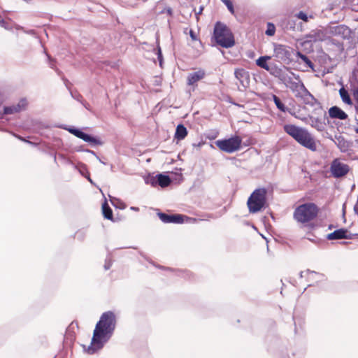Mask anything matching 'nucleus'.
Here are the masks:
<instances>
[{"instance_id":"8","label":"nucleus","mask_w":358,"mask_h":358,"mask_svg":"<svg viewBox=\"0 0 358 358\" xmlns=\"http://www.w3.org/2000/svg\"><path fill=\"white\" fill-rule=\"evenodd\" d=\"M242 139L235 135L229 138L220 139L215 141V145L223 152L233 153L239 150L241 147Z\"/></svg>"},{"instance_id":"37","label":"nucleus","mask_w":358,"mask_h":358,"mask_svg":"<svg viewBox=\"0 0 358 358\" xmlns=\"http://www.w3.org/2000/svg\"><path fill=\"white\" fill-rule=\"evenodd\" d=\"M86 234H87V231L86 229H79L78 230L76 234H75V237L82 241L85 239V236H86Z\"/></svg>"},{"instance_id":"34","label":"nucleus","mask_w":358,"mask_h":358,"mask_svg":"<svg viewBox=\"0 0 358 358\" xmlns=\"http://www.w3.org/2000/svg\"><path fill=\"white\" fill-rule=\"evenodd\" d=\"M74 150L76 152H85L90 153L92 155L95 156L96 159H99V156L96 155V153L94 151L85 148L84 145L76 146V147H74Z\"/></svg>"},{"instance_id":"25","label":"nucleus","mask_w":358,"mask_h":358,"mask_svg":"<svg viewBox=\"0 0 358 358\" xmlns=\"http://www.w3.org/2000/svg\"><path fill=\"white\" fill-rule=\"evenodd\" d=\"M67 164L73 166V167L78 170L80 174L83 176L87 173V166L83 163H78V164H75L71 159H67Z\"/></svg>"},{"instance_id":"3","label":"nucleus","mask_w":358,"mask_h":358,"mask_svg":"<svg viewBox=\"0 0 358 358\" xmlns=\"http://www.w3.org/2000/svg\"><path fill=\"white\" fill-rule=\"evenodd\" d=\"M285 133L294 138L298 143L311 151L317 150V145L311 134L305 128L287 124L283 126Z\"/></svg>"},{"instance_id":"6","label":"nucleus","mask_w":358,"mask_h":358,"mask_svg":"<svg viewBox=\"0 0 358 358\" xmlns=\"http://www.w3.org/2000/svg\"><path fill=\"white\" fill-rule=\"evenodd\" d=\"M267 189L264 187L255 189L249 196L247 206L250 213H257L266 207Z\"/></svg>"},{"instance_id":"13","label":"nucleus","mask_w":358,"mask_h":358,"mask_svg":"<svg viewBox=\"0 0 358 358\" xmlns=\"http://www.w3.org/2000/svg\"><path fill=\"white\" fill-rule=\"evenodd\" d=\"M324 115L323 120L313 116H310L308 119L309 124L319 131H324L326 128V120H327L328 124L330 123L328 117H327L326 112H324Z\"/></svg>"},{"instance_id":"20","label":"nucleus","mask_w":358,"mask_h":358,"mask_svg":"<svg viewBox=\"0 0 358 358\" xmlns=\"http://www.w3.org/2000/svg\"><path fill=\"white\" fill-rule=\"evenodd\" d=\"M345 232H347V229L341 228L328 234L326 238L329 241L344 239V237H346Z\"/></svg>"},{"instance_id":"40","label":"nucleus","mask_w":358,"mask_h":358,"mask_svg":"<svg viewBox=\"0 0 358 358\" xmlns=\"http://www.w3.org/2000/svg\"><path fill=\"white\" fill-rule=\"evenodd\" d=\"M299 55L300 58L305 62V64L310 68H313L314 64L311 62V60L305 55L298 53Z\"/></svg>"},{"instance_id":"42","label":"nucleus","mask_w":358,"mask_h":358,"mask_svg":"<svg viewBox=\"0 0 358 358\" xmlns=\"http://www.w3.org/2000/svg\"><path fill=\"white\" fill-rule=\"evenodd\" d=\"M304 273H305V271H301V272H299V277H300L301 278H303V274H304ZM306 273H308V274H309V278H310V279H313V276L314 275H321V276L322 275V274L318 273H317V272H315V271H310V270H309V269H307V270L306 271Z\"/></svg>"},{"instance_id":"55","label":"nucleus","mask_w":358,"mask_h":358,"mask_svg":"<svg viewBox=\"0 0 358 358\" xmlns=\"http://www.w3.org/2000/svg\"><path fill=\"white\" fill-rule=\"evenodd\" d=\"M255 52H254L248 51V52H247V55H248V57H250V58H253V57H255Z\"/></svg>"},{"instance_id":"26","label":"nucleus","mask_w":358,"mask_h":358,"mask_svg":"<svg viewBox=\"0 0 358 358\" xmlns=\"http://www.w3.org/2000/svg\"><path fill=\"white\" fill-rule=\"evenodd\" d=\"M152 51L155 55H157V60L159 61V64L161 68L163 67L164 64V57L162 55V52L161 49V46H151Z\"/></svg>"},{"instance_id":"15","label":"nucleus","mask_w":358,"mask_h":358,"mask_svg":"<svg viewBox=\"0 0 358 358\" xmlns=\"http://www.w3.org/2000/svg\"><path fill=\"white\" fill-rule=\"evenodd\" d=\"M267 71L273 76L278 78L279 80H280L282 82H285L287 80V74L285 73V71H283L281 68L275 64H271L270 67L267 70Z\"/></svg>"},{"instance_id":"58","label":"nucleus","mask_w":358,"mask_h":358,"mask_svg":"<svg viewBox=\"0 0 358 358\" xmlns=\"http://www.w3.org/2000/svg\"><path fill=\"white\" fill-rule=\"evenodd\" d=\"M83 177H85L87 180L90 178V175L89 171H87V173H86Z\"/></svg>"},{"instance_id":"7","label":"nucleus","mask_w":358,"mask_h":358,"mask_svg":"<svg viewBox=\"0 0 358 358\" xmlns=\"http://www.w3.org/2000/svg\"><path fill=\"white\" fill-rule=\"evenodd\" d=\"M57 127L68 131L70 134L80 139H82L83 141L88 143L91 145L94 146L103 145V142L98 136L85 133L80 128L66 124L58 125Z\"/></svg>"},{"instance_id":"23","label":"nucleus","mask_w":358,"mask_h":358,"mask_svg":"<svg viewBox=\"0 0 358 358\" xmlns=\"http://www.w3.org/2000/svg\"><path fill=\"white\" fill-rule=\"evenodd\" d=\"M102 213L105 219L114 221L113 210L109 206L106 199L102 203Z\"/></svg>"},{"instance_id":"62","label":"nucleus","mask_w":358,"mask_h":358,"mask_svg":"<svg viewBox=\"0 0 358 358\" xmlns=\"http://www.w3.org/2000/svg\"><path fill=\"white\" fill-rule=\"evenodd\" d=\"M222 48H233L234 46H228V45H226V46H221Z\"/></svg>"},{"instance_id":"4","label":"nucleus","mask_w":358,"mask_h":358,"mask_svg":"<svg viewBox=\"0 0 358 358\" xmlns=\"http://www.w3.org/2000/svg\"><path fill=\"white\" fill-rule=\"evenodd\" d=\"M210 41L212 45H236L234 34L231 28L219 20L214 24Z\"/></svg>"},{"instance_id":"33","label":"nucleus","mask_w":358,"mask_h":358,"mask_svg":"<svg viewBox=\"0 0 358 358\" xmlns=\"http://www.w3.org/2000/svg\"><path fill=\"white\" fill-rule=\"evenodd\" d=\"M275 26L272 22H267L266 29L265 31L266 35L268 36H272L275 34Z\"/></svg>"},{"instance_id":"2","label":"nucleus","mask_w":358,"mask_h":358,"mask_svg":"<svg viewBox=\"0 0 358 358\" xmlns=\"http://www.w3.org/2000/svg\"><path fill=\"white\" fill-rule=\"evenodd\" d=\"M116 323V317L113 311L103 313L94 329L90 345L87 349L85 345H83L85 350L89 355H94L102 349L112 337Z\"/></svg>"},{"instance_id":"51","label":"nucleus","mask_w":358,"mask_h":358,"mask_svg":"<svg viewBox=\"0 0 358 358\" xmlns=\"http://www.w3.org/2000/svg\"><path fill=\"white\" fill-rule=\"evenodd\" d=\"M17 138H19L22 141L26 142V143H29V144H32V143L31 141L26 140L24 138H23V137L20 136H17Z\"/></svg>"},{"instance_id":"39","label":"nucleus","mask_w":358,"mask_h":358,"mask_svg":"<svg viewBox=\"0 0 358 358\" xmlns=\"http://www.w3.org/2000/svg\"><path fill=\"white\" fill-rule=\"evenodd\" d=\"M296 17L300 20H302L304 22H308V18L312 17L311 15L308 16V14L303 10H301L298 13H296Z\"/></svg>"},{"instance_id":"31","label":"nucleus","mask_w":358,"mask_h":358,"mask_svg":"<svg viewBox=\"0 0 358 358\" xmlns=\"http://www.w3.org/2000/svg\"><path fill=\"white\" fill-rule=\"evenodd\" d=\"M13 22L10 19L5 20L1 18L0 26L3 27L5 29L10 30L13 28Z\"/></svg>"},{"instance_id":"56","label":"nucleus","mask_w":358,"mask_h":358,"mask_svg":"<svg viewBox=\"0 0 358 358\" xmlns=\"http://www.w3.org/2000/svg\"><path fill=\"white\" fill-rule=\"evenodd\" d=\"M296 317H295V316H293V320H294V326H295V327H294V333H295V334H297V331H298V330H297V327H296Z\"/></svg>"},{"instance_id":"5","label":"nucleus","mask_w":358,"mask_h":358,"mask_svg":"<svg viewBox=\"0 0 358 358\" xmlns=\"http://www.w3.org/2000/svg\"><path fill=\"white\" fill-rule=\"evenodd\" d=\"M319 213L317 206L311 202L305 203L297 206L293 213L294 219L299 223H308L314 220Z\"/></svg>"},{"instance_id":"22","label":"nucleus","mask_w":358,"mask_h":358,"mask_svg":"<svg viewBox=\"0 0 358 358\" xmlns=\"http://www.w3.org/2000/svg\"><path fill=\"white\" fill-rule=\"evenodd\" d=\"M271 56L264 55V56H260L255 61V64L257 66L266 70L268 69L271 64L268 63V61L271 59Z\"/></svg>"},{"instance_id":"35","label":"nucleus","mask_w":358,"mask_h":358,"mask_svg":"<svg viewBox=\"0 0 358 358\" xmlns=\"http://www.w3.org/2000/svg\"><path fill=\"white\" fill-rule=\"evenodd\" d=\"M43 52L45 53V55L48 57L50 67L51 69H55L57 72V73L59 74L60 73V71L59 69H56L55 65V59L53 58H52L50 55H48L47 53V51H46V50L45 48L43 50Z\"/></svg>"},{"instance_id":"60","label":"nucleus","mask_w":358,"mask_h":358,"mask_svg":"<svg viewBox=\"0 0 358 358\" xmlns=\"http://www.w3.org/2000/svg\"><path fill=\"white\" fill-rule=\"evenodd\" d=\"M87 180H88L91 184H94V182H93V180H92V178H89L87 179Z\"/></svg>"},{"instance_id":"12","label":"nucleus","mask_w":358,"mask_h":358,"mask_svg":"<svg viewBox=\"0 0 358 358\" xmlns=\"http://www.w3.org/2000/svg\"><path fill=\"white\" fill-rule=\"evenodd\" d=\"M287 46H274V53L275 56L283 61H292V56L294 55L293 50H287L286 48Z\"/></svg>"},{"instance_id":"17","label":"nucleus","mask_w":358,"mask_h":358,"mask_svg":"<svg viewBox=\"0 0 358 358\" xmlns=\"http://www.w3.org/2000/svg\"><path fill=\"white\" fill-rule=\"evenodd\" d=\"M328 113L331 118L338 119L340 120H345L348 118L347 113L336 106L331 107L329 109Z\"/></svg>"},{"instance_id":"41","label":"nucleus","mask_w":358,"mask_h":358,"mask_svg":"<svg viewBox=\"0 0 358 358\" xmlns=\"http://www.w3.org/2000/svg\"><path fill=\"white\" fill-rule=\"evenodd\" d=\"M70 94L73 99H74L75 100L78 101L80 103H81L84 100L83 96L77 91H71Z\"/></svg>"},{"instance_id":"11","label":"nucleus","mask_w":358,"mask_h":358,"mask_svg":"<svg viewBox=\"0 0 358 358\" xmlns=\"http://www.w3.org/2000/svg\"><path fill=\"white\" fill-rule=\"evenodd\" d=\"M157 213L158 217L164 223H174V224H182L185 220L189 219L186 215L181 214H167L157 210Z\"/></svg>"},{"instance_id":"27","label":"nucleus","mask_w":358,"mask_h":358,"mask_svg":"<svg viewBox=\"0 0 358 358\" xmlns=\"http://www.w3.org/2000/svg\"><path fill=\"white\" fill-rule=\"evenodd\" d=\"M339 94H340V96H341V98L342 99V101L345 103H347L348 105H350L352 103V99L350 96V94L348 93V92L345 90L344 88H341L340 90H339Z\"/></svg>"},{"instance_id":"48","label":"nucleus","mask_w":358,"mask_h":358,"mask_svg":"<svg viewBox=\"0 0 358 358\" xmlns=\"http://www.w3.org/2000/svg\"><path fill=\"white\" fill-rule=\"evenodd\" d=\"M111 266H112V263L110 261H108V262L106 261L105 264H104V269L108 270V269H110Z\"/></svg>"},{"instance_id":"9","label":"nucleus","mask_w":358,"mask_h":358,"mask_svg":"<svg viewBox=\"0 0 358 358\" xmlns=\"http://www.w3.org/2000/svg\"><path fill=\"white\" fill-rule=\"evenodd\" d=\"M145 182L146 184H150L152 187L159 185L164 188L170 185L172 180L169 175L158 173L155 176H149V177L145 179Z\"/></svg>"},{"instance_id":"63","label":"nucleus","mask_w":358,"mask_h":358,"mask_svg":"<svg viewBox=\"0 0 358 358\" xmlns=\"http://www.w3.org/2000/svg\"><path fill=\"white\" fill-rule=\"evenodd\" d=\"M139 45H148V43L147 42H143V43H141Z\"/></svg>"},{"instance_id":"30","label":"nucleus","mask_w":358,"mask_h":358,"mask_svg":"<svg viewBox=\"0 0 358 358\" xmlns=\"http://www.w3.org/2000/svg\"><path fill=\"white\" fill-rule=\"evenodd\" d=\"M20 29L23 30L24 32L32 36L34 38H36V43H40L41 45H43L42 39L41 36L38 35V34L34 30V29H29L25 30L23 27H20Z\"/></svg>"},{"instance_id":"53","label":"nucleus","mask_w":358,"mask_h":358,"mask_svg":"<svg viewBox=\"0 0 358 358\" xmlns=\"http://www.w3.org/2000/svg\"><path fill=\"white\" fill-rule=\"evenodd\" d=\"M50 155L52 156V157H53V159H54V162H55V164H57V152H51V153H50Z\"/></svg>"},{"instance_id":"10","label":"nucleus","mask_w":358,"mask_h":358,"mask_svg":"<svg viewBox=\"0 0 358 358\" xmlns=\"http://www.w3.org/2000/svg\"><path fill=\"white\" fill-rule=\"evenodd\" d=\"M330 171L334 178H339L345 176L349 172L350 167L348 164L341 162L338 159H335L331 164Z\"/></svg>"},{"instance_id":"19","label":"nucleus","mask_w":358,"mask_h":358,"mask_svg":"<svg viewBox=\"0 0 358 358\" xmlns=\"http://www.w3.org/2000/svg\"><path fill=\"white\" fill-rule=\"evenodd\" d=\"M334 143L337 145L338 148L342 152H345L349 150L350 143L341 135H336Z\"/></svg>"},{"instance_id":"32","label":"nucleus","mask_w":358,"mask_h":358,"mask_svg":"<svg viewBox=\"0 0 358 358\" xmlns=\"http://www.w3.org/2000/svg\"><path fill=\"white\" fill-rule=\"evenodd\" d=\"M184 33L185 34H188L189 35L192 41H199L200 45H203L201 40H199V38H198L196 33L193 29H188V28H186L184 31Z\"/></svg>"},{"instance_id":"54","label":"nucleus","mask_w":358,"mask_h":358,"mask_svg":"<svg viewBox=\"0 0 358 358\" xmlns=\"http://www.w3.org/2000/svg\"><path fill=\"white\" fill-rule=\"evenodd\" d=\"M342 212H343V217L344 222H345L346 220H345V203L343 206Z\"/></svg>"},{"instance_id":"50","label":"nucleus","mask_w":358,"mask_h":358,"mask_svg":"<svg viewBox=\"0 0 358 358\" xmlns=\"http://www.w3.org/2000/svg\"><path fill=\"white\" fill-rule=\"evenodd\" d=\"M353 96H354L355 99L358 101V87L354 89Z\"/></svg>"},{"instance_id":"24","label":"nucleus","mask_w":358,"mask_h":358,"mask_svg":"<svg viewBox=\"0 0 358 358\" xmlns=\"http://www.w3.org/2000/svg\"><path fill=\"white\" fill-rule=\"evenodd\" d=\"M273 101L276 106L277 108L282 112H288L289 114L292 115V111L282 103L281 99L276 95L273 94L272 96Z\"/></svg>"},{"instance_id":"36","label":"nucleus","mask_w":358,"mask_h":358,"mask_svg":"<svg viewBox=\"0 0 358 358\" xmlns=\"http://www.w3.org/2000/svg\"><path fill=\"white\" fill-rule=\"evenodd\" d=\"M14 113H16L15 108L13 105L8 106H4L3 113H1L3 116L4 115H11V114H14Z\"/></svg>"},{"instance_id":"49","label":"nucleus","mask_w":358,"mask_h":358,"mask_svg":"<svg viewBox=\"0 0 358 358\" xmlns=\"http://www.w3.org/2000/svg\"><path fill=\"white\" fill-rule=\"evenodd\" d=\"M80 103L88 110H90V105L86 102L85 100H83Z\"/></svg>"},{"instance_id":"1","label":"nucleus","mask_w":358,"mask_h":358,"mask_svg":"<svg viewBox=\"0 0 358 358\" xmlns=\"http://www.w3.org/2000/svg\"><path fill=\"white\" fill-rule=\"evenodd\" d=\"M334 37L341 40H347L350 45H356L358 43V38L355 30L351 29L345 24H335L331 22L325 27L311 30L305 35L304 40L300 43V45L318 42H327L331 45H344L343 42L334 39Z\"/></svg>"},{"instance_id":"38","label":"nucleus","mask_w":358,"mask_h":358,"mask_svg":"<svg viewBox=\"0 0 358 358\" xmlns=\"http://www.w3.org/2000/svg\"><path fill=\"white\" fill-rule=\"evenodd\" d=\"M221 1L227 6L228 10L231 14L235 13L234 3L231 0H221Z\"/></svg>"},{"instance_id":"46","label":"nucleus","mask_w":358,"mask_h":358,"mask_svg":"<svg viewBox=\"0 0 358 358\" xmlns=\"http://www.w3.org/2000/svg\"><path fill=\"white\" fill-rule=\"evenodd\" d=\"M199 47L201 48V50H196V53L193 52V55H192L193 57H196L199 56L201 54V52H203L204 46H199Z\"/></svg>"},{"instance_id":"64","label":"nucleus","mask_w":358,"mask_h":358,"mask_svg":"<svg viewBox=\"0 0 358 358\" xmlns=\"http://www.w3.org/2000/svg\"><path fill=\"white\" fill-rule=\"evenodd\" d=\"M355 131L358 134V127L355 129Z\"/></svg>"},{"instance_id":"52","label":"nucleus","mask_w":358,"mask_h":358,"mask_svg":"<svg viewBox=\"0 0 358 358\" xmlns=\"http://www.w3.org/2000/svg\"><path fill=\"white\" fill-rule=\"evenodd\" d=\"M59 157L63 160H64L67 163V159H69L67 158L64 154H59Z\"/></svg>"},{"instance_id":"44","label":"nucleus","mask_w":358,"mask_h":358,"mask_svg":"<svg viewBox=\"0 0 358 358\" xmlns=\"http://www.w3.org/2000/svg\"><path fill=\"white\" fill-rule=\"evenodd\" d=\"M346 237H344V239H352L356 236H358V234H352L349 232V231L347 229V232H345Z\"/></svg>"},{"instance_id":"61","label":"nucleus","mask_w":358,"mask_h":358,"mask_svg":"<svg viewBox=\"0 0 358 358\" xmlns=\"http://www.w3.org/2000/svg\"><path fill=\"white\" fill-rule=\"evenodd\" d=\"M98 159V160H99L101 164H106V163H105L103 161H102L99 157V159Z\"/></svg>"},{"instance_id":"43","label":"nucleus","mask_w":358,"mask_h":358,"mask_svg":"<svg viewBox=\"0 0 358 358\" xmlns=\"http://www.w3.org/2000/svg\"><path fill=\"white\" fill-rule=\"evenodd\" d=\"M161 13H166L167 15L172 17L173 15V9L171 7H166L162 11Z\"/></svg>"},{"instance_id":"45","label":"nucleus","mask_w":358,"mask_h":358,"mask_svg":"<svg viewBox=\"0 0 358 358\" xmlns=\"http://www.w3.org/2000/svg\"><path fill=\"white\" fill-rule=\"evenodd\" d=\"M322 136L324 137V138H329L330 139L331 141H332L333 142L335 140V138H334L332 137V136L327 131H325L323 134H322Z\"/></svg>"},{"instance_id":"47","label":"nucleus","mask_w":358,"mask_h":358,"mask_svg":"<svg viewBox=\"0 0 358 358\" xmlns=\"http://www.w3.org/2000/svg\"><path fill=\"white\" fill-rule=\"evenodd\" d=\"M203 10V6H201L199 7V10L198 12H196V9L195 8L193 9V11L195 12V16H196V18H198V16L202 13Z\"/></svg>"},{"instance_id":"16","label":"nucleus","mask_w":358,"mask_h":358,"mask_svg":"<svg viewBox=\"0 0 358 358\" xmlns=\"http://www.w3.org/2000/svg\"><path fill=\"white\" fill-rule=\"evenodd\" d=\"M301 87L303 89L304 93L303 95L304 103L310 106H315L317 105L321 108L322 107L318 100L315 99V96L305 87L303 84L301 85Z\"/></svg>"},{"instance_id":"28","label":"nucleus","mask_w":358,"mask_h":358,"mask_svg":"<svg viewBox=\"0 0 358 358\" xmlns=\"http://www.w3.org/2000/svg\"><path fill=\"white\" fill-rule=\"evenodd\" d=\"M13 106L15 108L16 113H20L22 110L26 109V107L27 106V101L25 98H22L17 104H15Z\"/></svg>"},{"instance_id":"21","label":"nucleus","mask_w":358,"mask_h":358,"mask_svg":"<svg viewBox=\"0 0 358 358\" xmlns=\"http://www.w3.org/2000/svg\"><path fill=\"white\" fill-rule=\"evenodd\" d=\"M187 135V129L182 124L177 125L174 138L178 141L183 140Z\"/></svg>"},{"instance_id":"59","label":"nucleus","mask_w":358,"mask_h":358,"mask_svg":"<svg viewBox=\"0 0 358 358\" xmlns=\"http://www.w3.org/2000/svg\"><path fill=\"white\" fill-rule=\"evenodd\" d=\"M334 227V226L333 224H329V227H328V229H332Z\"/></svg>"},{"instance_id":"29","label":"nucleus","mask_w":358,"mask_h":358,"mask_svg":"<svg viewBox=\"0 0 358 358\" xmlns=\"http://www.w3.org/2000/svg\"><path fill=\"white\" fill-rule=\"evenodd\" d=\"M110 201L112 205L116 208L124 209L126 208V204L119 199L110 197Z\"/></svg>"},{"instance_id":"14","label":"nucleus","mask_w":358,"mask_h":358,"mask_svg":"<svg viewBox=\"0 0 358 358\" xmlns=\"http://www.w3.org/2000/svg\"><path fill=\"white\" fill-rule=\"evenodd\" d=\"M234 76L244 88L249 85L250 75L249 72L244 69H236L234 71Z\"/></svg>"},{"instance_id":"18","label":"nucleus","mask_w":358,"mask_h":358,"mask_svg":"<svg viewBox=\"0 0 358 358\" xmlns=\"http://www.w3.org/2000/svg\"><path fill=\"white\" fill-rule=\"evenodd\" d=\"M204 76L205 72L203 70L192 72L188 75L187 83L188 85H193L199 80L203 79Z\"/></svg>"},{"instance_id":"57","label":"nucleus","mask_w":358,"mask_h":358,"mask_svg":"<svg viewBox=\"0 0 358 358\" xmlns=\"http://www.w3.org/2000/svg\"><path fill=\"white\" fill-rule=\"evenodd\" d=\"M130 209H131V210H135V211H138V210H139V208H138V207H134V206H131V207L130 208Z\"/></svg>"}]
</instances>
